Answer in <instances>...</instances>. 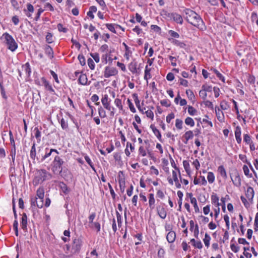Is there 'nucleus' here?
<instances>
[{
	"instance_id": "53",
	"label": "nucleus",
	"mask_w": 258,
	"mask_h": 258,
	"mask_svg": "<svg viewBox=\"0 0 258 258\" xmlns=\"http://www.w3.org/2000/svg\"><path fill=\"white\" fill-rule=\"evenodd\" d=\"M91 56L94 59V60L97 62H99L100 61V57L99 54L97 53H91Z\"/></svg>"
},
{
	"instance_id": "1",
	"label": "nucleus",
	"mask_w": 258,
	"mask_h": 258,
	"mask_svg": "<svg viewBox=\"0 0 258 258\" xmlns=\"http://www.w3.org/2000/svg\"><path fill=\"white\" fill-rule=\"evenodd\" d=\"M183 17L193 26L199 27L203 25V21L201 17L194 11L186 9L184 10Z\"/></svg>"
},
{
	"instance_id": "20",
	"label": "nucleus",
	"mask_w": 258,
	"mask_h": 258,
	"mask_svg": "<svg viewBox=\"0 0 258 258\" xmlns=\"http://www.w3.org/2000/svg\"><path fill=\"white\" fill-rule=\"evenodd\" d=\"M150 127L152 129L155 135L157 137L159 140L161 142V135L159 131L157 128H156V127L154 126L153 125H151L150 126Z\"/></svg>"
},
{
	"instance_id": "44",
	"label": "nucleus",
	"mask_w": 258,
	"mask_h": 258,
	"mask_svg": "<svg viewBox=\"0 0 258 258\" xmlns=\"http://www.w3.org/2000/svg\"><path fill=\"white\" fill-rule=\"evenodd\" d=\"M98 113L100 117L101 118H104L106 116V112L105 110L102 108V107H100L98 109Z\"/></svg>"
},
{
	"instance_id": "15",
	"label": "nucleus",
	"mask_w": 258,
	"mask_h": 258,
	"mask_svg": "<svg viewBox=\"0 0 258 258\" xmlns=\"http://www.w3.org/2000/svg\"><path fill=\"white\" fill-rule=\"evenodd\" d=\"M41 81L43 85L44 86L46 89L49 90L50 92L54 93V90L52 88V86L49 84L48 81L44 78H42Z\"/></svg>"
},
{
	"instance_id": "9",
	"label": "nucleus",
	"mask_w": 258,
	"mask_h": 258,
	"mask_svg": "<svg viewBox=\"0 0 258 258\" xmlns=\"http://www.w3.org/2000/svg\"><path fill=\"white\" fill-rule=\"evenodd\" d=\"M157 211L158 215L163 219H164L166 217V211L163 206H158L157 207Z\"/></svg>"
},
{
	"instance_id": "8",
	"label": "nucleus",
	"mask_w": 258,
	"mask_h": 258,
	"mask_svg": "<svg viewBox=\"0 0 258 258\" xmlns=\"http://www.w3.org/2000/svg\"><path fill=\"white\" fill-rule=\"evenodd\" d=\"M82 245V242L79 239H75L72 245V250L73 252H78L79 251Z\"/></svg>"
},
{
	"instance_id": "50",
	"label": "nucleus",
	"mask_w": 258,
	"mask_h": 258,
	"mask_svg": "<svg viewBox=\"0 0 258 258\" xmlns=\"http://www.w3.org/2000/svg\"><path fill=\"white\" fill-rule=\"evenodd\" d=\"M186 94L189 99L192 100L195 98V95L193 92L190 90H187L186 91Z\"/></svg>"
},
{
	"instance_id": "11",
	"label": "nucleus",
	"mask_w": 258,
	"mask_h": 258,
	"mask_svg": "<svg viewBox=\"0 0 258 258\" xmlns=\"http://www.w3.org/2000/svg\"><path fill=\"white\" fill-rule=\"evenodd\" d=\"M245 196L249 200H252L254 196V190L252 187L249 186L246 190Z\"/></svg>"
},
{
	"instance_id": "30",
	"label": "nucleus",
	"mask_w": 258,
	"mask_h": 258,
	"mask_svg": "<svg viewBox=\"0 0 258 258\" xmlns=\"http://www.w3.org/2000/svg\"><path fill=\"white\" fill-rule=\"evenodd\" d=\"M151 69H149L148 66H146L145 70V75L144 79L147 81V83H148V80L151 78V75L150 74Z\"/></svg>"
},
{
	"instance_id": "40",
	"label": "nucleus",
	"mask_w": 258,
	"mask_h": 258,
	"mask_svg": "<svg viewBox=\"0 0 258 258\" xmlns=\"http://www.w3.org/2000/svg\"><path fill=\"white\" fill-rule=\"evenodd\" d=\"M188 112L191 115H195L197 113V110L191 106L188 107Z\"/></svg>"
},
{
	"instance_id": "10",
	"label": "nucleus",
	"mask_w": 258,
	"mask_h": 258,
	"mask_svg": "<svg viewBox=\"0 0 258 258\" xmlns=\"http://www.w3.org/2000/svg\"><path fill=\"white\" fill-rule=\"evenodd\" d=\"M176 237L175 232L173 231H171L168 233L166 236L167 240L169 243H172L175 241Z\"/></svg>"
},
{
	"instance_id": "52",
	"label": "nucleus",
	"mask_w": 258,
	"mask_h": 258,
	"mask_svg": "<svg viewBox=\"0 0 258 258\" xmlns=\"http://www.w3.org/2000/svg\"><path fill=\"white\" fill-rule=\"evenodd\" d=\"M202 88L206 92H212V87L211 86H209L208 85L205 84L203 85L202 87Z\"/></svg>"
},
{
	"instance_id": "21",
	"label": "nucleus",
	"mask_w": 258,
	"mask_h": 258,
	"mask_svg": "<svg viewBox=\"0 0 258 258\" xmlns=\"http://www.w3.org/2000/svg\"><path fill=\"white\" fill-rule=\"evenodd\" d=\"M106 27L111 32H112L114 33H116L115 31V27H119L120 28H121V27L118 25L116 24H106Z\"/></svg>"
},
{
	"instance_id": "60",
	"label": "nucleus",
	"mask_w": 258,
	"mask_h": 258,
	"mask_svg": "<svg viewBox=\"0 0 258 258\" xmlns=\"http://www.w3.org/2000/svg\"><path fill=\"white\" fill-rule=\"evenodd\" d=\"M85 159L86 160V161L87 162V163L91 167V168L94 170H95V168L93 166V163L92 162L91 159H90V158L87 156H86L85 157Z\"/></svg>"
},
{
	"instance_id": "47",
	"label": "nucleus",
	"mask_w": 258,
	"mask_h": 258,
	"mask_svg": "<svg viewBox=\"0 0 258 258\" xmlns=\"http://www.w3.org/2000/svg\"><path fill=\"white\" fill-rule=\"evenodd\" d=\"M134 96L135 97V104H136L137 108H138V109L140 111H142L141 110V106H140V100H139V99L138 98L137 95L136 94H134Z\"/></svg>"
},
{
	"instance_id": "48",
	"label": "nucleus",
	"mask_w": 258,
	"mask_h": 258,
	"mask_svg": "<svg viewBox=\"0 0 258 258\" xmlns=\"http://www.w3.org/2000/svg\"><path fill=\"white\" fill-rule=\"evenodd\" d=\"M114 103L115 105L118 107L119 109H122V105L121 104V100L118 98H116L114 100Z\"/></svg>"
},
{
	"instance_id": "32",
	"label": "nucleus",
	"mask_w": 258,
	"mask_h": 258,
	"mask_svg": "<svg viewBox=\"0 0 258 258\" xmlns=\"http://www.w3.org/2000/svg\"><path fill=\"white\" fill-rule=\"evenodd\" d=\"M231 179L233 181L234 184H235V185L238 186L241 185V178L238 174H237L235 175L234 179H233L232 178Z\"/></svg>"
},
{
	"instance_id": "39",
	"label": "nucleus",
	"mask_w": 258,
	"mask_h": 258,
	"mask_svg": "<svg viewBox=\"0 0 258 258\" xmlns=\"http://www.w3.org/2000/svg\"><path fill=\"white\" fill-rule=\"evenodd\" d=\"M119 184L121 192H123L125 189V180L124 179H119Z\"/></svg>"
},
{
	"instance_id": "45",
	"label": "nucleus",
	"mask_w": 258,
	"mask_h": 258,
	"mask_svg": "<svg viewBox=\"0 0 258 258\" xmlns=\"http://www.w3.org/2000/svg\"><path fill=\"white\" fill-rule=\"evenodd\" d=\"M34 131L35 132V136L36 138L38 140V142H40L41 136L40 132L39 131V129L37 127L34 128Z\"/></svg>"
},
{
	"instance_id": "38",
	"label": "nucleus",
	"mask_w": 258,
	"mask_h": 258,
	"mask_svg": "<svg viewBox=\"0 0 258 258\" xmlns=\"http://www.w3.org/2000/svg\"><path fill=\"white\" fill-rule=\"evenodd\" d=\"M207 179L209 183H212L215 181V176L213 172H209L208 173Z\"/></svg>"
},
{
	"instance_id": "43",
	"label": "nucleus",
	"mask_w": 258,
	"mask_h": 258,
	"mask_svg": "<svg viewBox=\"0 0 258 258\" xmlns=\"http://www.w3.org/2000/svg\"><path fill=\"white\" fill-rule=\"evenodd\" d=\"M190 203L193 205L195 211L196 213L199 212V208L198 207V206L197 205V200L196 199H195L194 200L193 199H191V202Z\"/></svg>"
},
{
	"instance_id": "22",
	"label": "nucleus",
	"mask_w": 258,
	"mask_h": 258,
	"mask_svg": "<svg viewBox=\"0 0 258 258\" xmlns=\"http://www.w3.org/2000/svg\"><path fill=\"white\" fill-rule=\"evenodd\" d=\"M30 156L32 160H35L36 157L35 143L34 142L30 150Z\"/></svg>"
},
{
	"instance_id": "41",
	"label": "nucleus",
	"mask_w": 258,
	"mask_h": 258,
	"mask_svg": "<svg viewBox=\"0 0 258 258\" xmlns=\"http://www.w3.org/2000/svg\"><path fill=\"white\" fill-rule=\"evenodd\" d=\"M183 122L180 119H176L175 122V126L178 130H181L182 128Z\"/></svg>"
},
{
	"instance_id": "16",
	"label": "nucleus",
	"mask_w": 258,
	"mask_h": 258,
	"mask_svg": "<svg viewBox=\"0 0 258 258\" xmlns=\"http://www.w3.org/2000/svg\"><path fill=\"white\" fill-rule=\"evenodd\" d=\"M155 200L153 194H150L149 195V206L151 210L154 209Z\"/></svg>"
},
{
	"instance_id": "49",
	"label": "nucleus",
	"mask_w": 258,
	"mask_h": 258,
	"mask_svg": "<svg viewBox=\"0 0 258 258\" xmlns=\"http://www.w3.org/2000/svg\"><path fill=\"white\" fill-rule=\"evenodd\" d=\"M78 58L79 60L80 63L82 66H84L86 64L85 58L83 55L79 54L78 55Z\"/></svg>"
},
{
	"instance_id": "31",
	"label": "nucleus",
	"mask_w": 258,
	"mask_h": 258,
	"mask_svg": "<svg viewBox=\"0 0 258 258\" xmlns=\"http://www.w3.org/2000/svg\"><path fill=\"white\" fill-rule=\"evenodd\" d=\"M239 159H240L241 161H242L243 162H245V163H247V164L249 165V166L250 168H251V169L252 170V171H253V172H254V170H253V168H252V166H251V165L250 163V162H249L247 160V159H246V156L245 155L239 154Z\"/></svg>"
},
{
	"instance_id": "18",
	"label": "nucleus",
	"mask_w": 258,
	"mask_h": 258,
	"mask_svg": "<svg viewBox=\"0 0 258 258\" xmlns=\"http://www.w3.org/2000/svg\"><path fill=\"white\" fill-rule=\"evenodd\" d=\"M87 77L85 74H81L78 79L79 83L82 85H86L87 84Z\"/></svg>"
},
{
	"instance_id": "58",
	"label": "nucleus",
	"mask_w": 258,
	"mask_h": 258,
	"mask_svg": "<svg viewBox=\"0 0 258 258\" xmlns=\"http://www.w3.org/2000/svg\"><path fill=\"white\" fill-rule=\"evenodd\" d=\"M200 96L204 100L206 99L207 94L206 91H205L202 88V90L199 92Z\"/></svg>"
},
{
	"instance_id": "33",
	"label": "nucleus",
	"mask_w": 258,
	"mask_h": 258,
	"mask_svg": "<svg viewBox=\"0 0 258 258\" xmlns=\"http://www.w3.org/2000/svg\"><path fill=\"white\" fill-rule=\"evenodd\" d=\"M23 68L24 69L26 74H27V76H30L31 74V68L30 66L29 63V62H27L24 66H23Z\"/></svg>"
},
{
	"instance_id": "28",
	"label": "nucleus",
	"mask_w": 258,
	"mask_h": 258,
	"mask_svg": "<svg viewBox=\"0 0 258 258\" xmlns=\"http://www.w3.org/2000/svg\"><path fill=\"white\" fill-rule=\"evenodd\" d=\"M211 200L212 203L216 205L217 207H219L220 206V204L219 203V197L215 194H213L211 196Z\"/></svg>"
},
{
	"instance_id": "7",
	"label": "nucleus",
	"mask_w": 258,
	"mask_h": 258,
	"mask_svg": "<svg viewBox=\"0 0 258 258\" xmlns=\"http://www.w3.org/2000/svg\"><path fill=\"white\" fill-rule=\"evenodd\" d=\"M118 73L117 70L114 67H105L104 76L106 78H108L111 76H115Z\"/></svg>"
},
{
	"instance_id": "64",
	"label": "nucleus",
	"mask_w": 258,
	"mask_h": 258,
	"mask_svg": "<svg viewBox=\"0 0 258 258\" xmlns=\"http://www.w3.org/2000/svg\"><path fill=\"white\" fill-rule=\"evenodd\" d=\"M254 230L255 231L258 230V212L256 214L255 219H254Z\"/></svg>"
},
{
	"instance_id": "63",
	"label": "nucleus",
	"mask_w": 258,
	"mask_h": 258,
	"mask_svg": "<svg viewBox=\"0 0 258 258\" xmlns=\"http://www.w3.org/2000/svg\"><path fill=\"white\" fill-rule=\"evenodd\" d=\"M174 118V114L173 113L169 114L166 117V121L170 123L171 120Z\"/></svg>"
},
{
	"instance_id": "55",
	"label": "nucleus",
	"mask_w": 258,
	"mask_h": 258,
	"mask_svg": "<svg viewBox=\"0 0 258 258\" xmlns=\"http://www.w3.org/2000/svg\"><path fill=\"white\" fill-rule=\"evenodd\" d=\"M96 217V213H92L88 217V219H89V223L90 224V225H91L92 224H93L94 222H93V220H94L95 218Z\"/></svg>"
},
{
	"instance_id": "25",
	"label": "nucleus",
	"mask_w": 258,
	"mask_h": 258,
	"mask_svg": "<svg viewBox=\"0 0 258 258\" xmlns=\"http://www.w3.org/2000/svg\"><path fill=\"white\" fill-rule=\"evenodd\" d=\"M172 177H173V179L175 183V185H176V187L180 188L181 187V184L178 181L177 172L174 170L172 171Z\"/></svg>"
},
{
	"instance_id": "56",
	"label": "nucleus",
	"mask_w": 258,
	"mask_h": 258,
	"mask_svg": "<svg viewBox=\"0 0 258 258\" xmlns=\"http://www.w3.org/2000/svg\"><path fill=\"white\" fill-rule=\"evenodd\" d=\"M127 102H128V106H129V108H130L131 111L133 113L136 112V110L135 108L134 107V106L133 104L132 103V102H131V101L128 99Z\"/></svg>"
},
{
	"instance_id": "5",
	"label": "nucleus",
	"mask_w": 258,
	"mask_h": 258,
	"mask_svg": "<svg viewBox=\"0 0 258 258\" xmlns=\"http://www.w3.org/2000/svg\"><path fill=\"white\" fill-rule=\"evenodd\" d=\"M3 38L7 45L8 48L12 51H15L18 47V45L11 35L7 33L3 35Z\"/></svg>"
},
{
	"instance_id": "62",
	"label": "nucleus",
	"mask_w": 258,
	"mask_h": 258,
	"mask_svg": "<svg viewBox=\"0 0 258 258\" xmlns=\"http://www.w3.org/2000/svg\"><path fill=\"white\" fill-rule=\"evenodd\" d=\"M57 29L58 31L60 32H63L64 33H66L67 31V29L64 28L62 25L60 23L57 25Z\"/></svg>"
},
{
	"instance_id": "57",
	"label": "nucleus",
	"mask_w": 258,
	"mask_h": 258,
	"mask_svg": "<svg viewBox=\"0 0 258 258\" xmlns=\"http://www.w3.org/2000/svg\"><path fill=\"white\" fill-rule=\"evenodd\" d=\"M145 113L148 117L152 119H153L154 113L151 110H148L146 111Z\"/></svg>"
},
{
	"instance_id": "13",
	"label": "nucleus",
	"mask_w": 258,
	"mask_h": 258,
	"mask_svg": "<svg viewBox=\"0 0 258 258\" xmlns=\"http://www.w3.org/2000/svg\"><path fill=\"white\" fill-rule=\"evenodd\" d=\"M45 53L50 59L53 57V51L52 48L49 45H46L44 47Z\"/></svg>"
},
{
	"instance_id": "29",
	"label": "nucleus",
	"mask_w": 258,
	"mask_h": 258,
	"mask_svg": "<svg viewBox=\"0 0 258 258\" xmlns=\"http://www.w3.org/2000/svg\"><path fill=\"white\" fill-rule=\"evenodd\" d=\"M122 44L124 46L125 50L124 56L125 57L127 60H129L130 55L132 53V51L130 50L129 47L124 42H123Z\"/></svg>"
},
{
	"instance_id": "27",
	"label": "nucleus",
	"mask_w": 258,
	"mask_h": 258,
	"mask_svg": "<svg viewBox=\"0 0 258 258\" xmlns=\"http://www.w3.org/2000/svg\"><path fill=\"white\" fill-rule=\"evenodd\" d=\"M36 195L39 199H43L44 197V190L43 187H39L36 191Z\"/></svg>"
},
{
	"instance_id": "34",
	"label": "nucleus",
	"mask_w": 258,
	"mask_h": 258,
	"mask_svg": "<svg viewBox=\"0 0 258 258\" xmlns=\"http://www.w3.org/2000/svg\"><path fill=\"white\" fill-rule=\"evenodd\" d=\"M211 240V237L208 233H206L205 235V238L203 239L204 242L205 244V246L207 247H209L210 245V241Z\"/></svg>"
},
{
	"instance_id": "54",
	"label": "nucleus",
	"mask_w": 258,
	"mask_h": 258,
	"mask_svg": "<svg viewBox=\"0 0 258 258\" xmlns=\"http://www.w3.org/2000/svg\"><path fill=\"white\" fill-rule=\"evenodd\" d=\"M243 140L247 144H250L252 142L250 137L248 134L244 135Z\"/></svg>"
},
{
	"instance_id": "46",
	"label": "nucleus",
	"mask_w": 258,
	"mask_h": 258,
	"mask_svg": "<svg viewBox=\"0 0 258 258\" xmlns=\"http://www.w3.org/2000/svg\"><path fill=\"white\" fill-rule=\"evenodd\" d=\"M243 170L244 173L246 176H248L249 177H252V174H249V169H248L247 166L245 165H243Z\"/></svg>"
},
{
	"instance_id": "26",
	"label": "nucleus",
	"mask_w": 258,
	"mask_h": 258,
	"mask_svg": "<svg viewBox=\"0 0 258 258\" xmlns=\"http://www.w3.org/2000/svg\"><path fill=\"white\" fill-rule=\"evenodd\" d=\"M190 242L192 245L196 248L201 249L203 247V244L201 241H196L195 239L192 238L190 240Z\"/></svg>"
},
{
	"instance_id": "42",
	"label": "nucleus",
	"mask_w": 258,
	"mask_h": 258,
	"mask_svg": "<svg viewBox=\"0 0 258 258\" xmlns=\"http://www.w3.org/2000/svg\"><path fill=\"white\" fill-rule=\"evenodd\" d=\"M183 165L184 168V169L185 170L186 172L187 173H189L190 172V166L188 162V161L184 160L183 162Z\"/></svg>"
},
{
	"instance_id": "2",
	"label": "nucleus",
	"mask_w": 258,
	"mask_h": 258,
	"mask_svg": "<svg viewBox=\"0 0 258 258\" xmlns=\"http://www.w3.org/2000/svg\"><path fill=\"white\" fill-rule=\"evenodd\" d=\"M52 175L45 169L38 170L33 180V184L36 186L43 181L51 178Z\"/></svg>"
},
{
	"instance_id": "14",
	"label": "nucleus",
	"mask_w": 258,
	"mask_h": 258,
	"mask_svg": "<svg viewBox=\"0 0 258 258\" xmlns=\"http://www.w3.org/2000/svg\"><path fill=\"white\" fill-rule=\"evenodd\" d=\"M235 136L237 142L240 144L241 142V128L240 126H236L235 131Z\"/></svg>"
},
{
	"instance_id": "17",
	"label": "nucleus",
	"mask_w": 258,
	"mask_h": 258,
	"mask_svg": "<svg viewBox=\"0 0 258 258\" xmlns=\"http://www.w3.org/2000/svg\"><path fill=\"white\" fill-rule=\"evenodd\" d=\"M137 63L135 60L131 62L128 65V69L133 74H136L137 71Z\"/></svg>"
},
{
	"instance_id": "24",
	"label": "nucleus",
	"mask_w": 258,
	"mask_h": 258,
	"mask_svg": "<svg viewBox=\"0 0 258 258\" xmlns=\"http://www.w3.org/2000/svg\"><path fill=\"white\" fill-rule=\"evenodd\" d=\"M218 171L220 174L221 176L224 178L226 179L227 177L226 170L223 165L219 166Z\"/></svg>"
},
{
	"instance_id": "4",
	"label": "nucleus",
	"mask_w": 258,
	"mask_h": 258,
	"mask_svg": "<svg viewBox=\"0 0 258 258\" xmlns=\"http://www.w3.org/2000/svg\"><path fill=\"white\" fill-rule=\"evenodd\" d=\"M64 162L58 156L54 157V159L52 163V171L54 174H60L62 171V166Z\"/></svg>"
},
{
	"instance_id": "35",
	"label": "nucleus",
	"mask_w": 258,
	"mask_h": 258,
	"mask_svg": "<svg viewBox=\"0 0 258 258\" xmlns=\"http://www.w3.org/2000/svg\"><path fill=\"white\" fill-rule=\"evenodd\" d=\"M194 137L193 132L191 131H188L185 133L184 135V138L187 141H188L189 139H191Z\"/></svg>"
},
{
	"instance_id": "3",
	"label": "nucleus",
	"mask_w": 258,
	"mask_h": 258,
	"mask_svg": "<svg viewBox=\"0 0 258 258\" xmlns=\"http://www.w3.org/2000/svg\"><path fill=\"white\" fill-rule=\"evenodd\" d=\"M53 152L58 154V152L56 149L48 150V148H39L38 151V156H37V159H39L40 158L41 162H48L51 160L49 157Z\"/></svg>"
},
{
	"instance_id": "23",
	"label": "nucleus",
	"mask_w": 258,
	"mask_h": 258,
	"mask_svg": "<svg viewBox=\"0 0 258 258\" xmlns=\"http://www.w3.org/2000/svg\"><path fill=\"white\" fill-rule=\"evenodd\" d=\"M171 42L174 45L181 48H185L186 46V44L184 42H180L176 39H172Z\"/></svg>"
},
{
	"instance_id": "61",
	"label": "nucleus",
	"mask_w": 258,
	"mask_h": 258,
	"mask_svg": "<svg viewBox=\"0 0 258 258\" xmlns=\"http://www.w3.org/2000/svg\"><path fill=\"white\" fill-rule=\"evenodd\" d=\"M160 103L162 106L165 107H169L170 105V104L169 103V101L167 99H164L161 100Z\"/></svg>"
},
{
	"instance_id": "37",
	"label": "nucleus",
	"mask_w": 258,
	"mask_h": 258,
	"mask_svg": "<svg viewBox=\"0 0 258 258\" xmlns=\"http://www.w3.org/2000/svg\"><path fill=\"white\" fill-rule=\"evenodd\" d=\"M185 123L186 125H190L192 127L195 125V122L193 119L190 117H187L185 119Z\"/></svg>"
},
{
	"instance_id": "51",
	"label": "nucleus",
	"mask_w": 258,
	"mask_h": 258,
	"mask_svg": "<svg viewBox=\"0 0 258 258\" xmlns=\"http://www.w3.org/2000/svg\"><path fill=\"white\" fill-rule=\"evenodd\" d=\"M46 41L48 43H51L53 42L52 35L50 33H47L46 36Z\"/></svg>"
},
{
	"instance_id": "19",
	"label": "nucleus",
	"mask_w": 258,
	"mask_h": 258,
	"mask_svg": "<svg viewBox=\"0 0 258 258\" xmlns=\"http://www.w3.org/2000/svg\"><path fill=\"white\" fill-rule=\"evenodd\" d=\"M172 18L176 23L181 24L183 22L182 17L181 15L176 14L173 13L172 15Z\"/></svg>"
},
{
	"instance_id": "6",
	"label": "nucleus",
	"mask_w": 258,
	"mask_h": 258,
	"mask_svg": "<svg viewBox=\"0 0 258 258\" xmlns=\"http://www.w3.org/2000/svg\"><path fill=\"white\" fill-rule=\"evenodd\" d=\"M102 103L104 106V107L109 111H111L110 114L112 115H114L113 111H111V110H114L113 107H111L110 106V100H109L108 96L107 95H104L102 99H101Z\"/></svg>"
},
{
	"instance_id": "12",
	"label": "nucleus",
	"mask_w": 258,
	"mask_h": 258,
	"mask_svg": "<svg viewBox=\"0 0 258 258\" xmlns=\"http://www.w3.org/2000/svg\"><path fill=\"white\" fill-rule=\"evenodd\" d=\"M21 227L23 230L27 229V216L25 213H23L21 222Z\"/></svg>"
},
{
	"instance_id": "36",
	"label": "nucleus",
	"mask_w": 258,
	"mask_h": 258,
	"mask_svg": "<svg viewBox=\"0 0 258 258\" xmlns=\"http://www.w3.org/2000/svg\"><path fill=\"white\" fill-rule=\"evenodd\" d=\"M89 226H90V227H91L92 228H95V229H96L97 232H98L100 231V228H101L100 224L98 222H94L91 225H90Z\"/></svg>"
},
{
	"instance_id": "59",
	"label": "nucleus",
	"mask_w": 258,
	"mask_h": 258,
	"mask_svg": "<svg viewBox=\"0 0 258 258\" xmlns=\"http://www.w3.org/2000/svg\"><path fill=\"white\" fill-rule=\"evenodd\" d=\"M88 64L89 68L91 70L94 69V68H95L94 62L93 60L90 58L88 59Z\"/></svg>"
}]
</instances>
